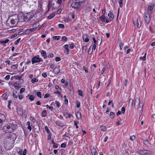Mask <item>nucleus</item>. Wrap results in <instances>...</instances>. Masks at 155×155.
Returning <instances> with one entry per match:
<instances>
[{"instance_id":"1","label":"nucleus","mask_w":155,"mask_h":155,"mask_svg":"<svg viewBox=\"0 0 155 155\" xmlns=\"http://www.w3.org/2000/svg\"><path fill=\"white\" fill-rule=\"evenodd\" d=\"M14 121H11L8 125H6L3 127V130L4 132L7 133L12 132L16 128V125L14 124Z\"/></svg>"},{"instance_id":"2","label":"nucleus","mask_w":155,"mask_h":155,"mask_svg":"<svg viewBox=\"0 0 155 155\" xmlns=\"http://www.w3.org/2000/svg\"><path fill=\"white\" fill-rule=\"evenodd\" d=\"M14 137H15V135L14 134H8L4 140V142H5V143H9L11 141H15L16 140V137L14 138Z\"/></svg>"},{"instance_id":"3","label":"nucleus","mask_w":155,"mask_h":155,"mask_svg":"<svg viewBox=\"0 0 155 155\" xmlns=\"http://www.w3.org/2000/svg\"><path fill=\"white\" fill-rule=\"evenodd\" d=\"M12 17L10 21V24H9V26L11 27H13L16 26L18 22V19L16 17L14 16Z\"/></svg>"},{"instance_id":"4","label":"nucleus","mask_w":155,"mask_h":155,"mask_svg":"<svg viewBox=\"0 0 155 155\" xmlns=\"http://www.w3.org/2000/svg\"><path fill=\"white\" fill-rule=\"evenodd\" d=\"M144 18V21L146 23L147 25L149 24L151 18V16L149 14L148 12H147L145 13Z\"/></svg>"},{"instance_id":"5","label":"nucleus","mask_w":155,"mask_h":155,"mask_svg":"<svg viewBox=\"0 0 155 155\" xmlns=\"http://www.w3.org/2000/svg\"><path fill=\"white\" fill-rule=\"evenodd\" d=\"M43 61V59L41 58H40L39 56H35L33 57L31 59L32 64H34L37 63H39Z\"/></svg>"},{"instance_id":"6","label":"nucleus","mask_w":155,"mask_h":155,"mask_svg":"<svg viewBox=\"0 0 155 155\" xmlns=\"http://www.w3.org/2000/svg\"><path fill=\"white\" fill-rule=\"evenodd\" d=\"M135 19H133V22L134 25H135L136 23V25L137 28H140L141 26V21L140 18H137L136 19H135Z\"/></svg>"},{"instance_id":"7","label":"nucleus","mask_w":155,"mask_h":155,"mask_svg":"<svg viewBox=\"0 0 155 155\" xmlns=\"http://www.w3.org/2000/svg\"><path fill=\"white\" fill-rule=\"evenodd\" d=\"M16 18L18 19V21L20 22H26L24 14H19L17 16H16Z\"/></svg>"},{"instance_id":"8","label":"nucleus","mask_w":155,"mask_h":155,"mask_svg":"<svg viewBox=\"0 0 155 155\" xmlns=\"http://www.w3.org/2000/svg\"><path fill=\"white\" fill-rule=\"evenodd\" d=\"M80 5L78 1L76 0L75 1L72 3L71 6L73 8L77 9L79 8L80 6Z\"/></svg>"},{"instance_id":"9","label":"nucleus","mask_w":155,"mask_h":155,"mask_svg":"<svg viewBox=\"0 0 155 155\" xmlns=\"http://www.w3.org/2000/svg\"><path fill=\"white\" fill-rule=\"evenodd\" d=\"M24 15L26 21H27L29 20L32 17V13L30 12L25 14Z\"/></svg>"},{"instance_id":"10","label":"nucleus","mask_w":155,"mask_h":155,"mask_svg":"<svg viewBox=\"0 0 155 155\" xmlns=\"http://www.w3.org/2000/svg\"><path fill=\"white\" fill-rule=\"evenodd\" d=\"M5 115L2 114H0V125L1 126L3 124V122H5Z\"/></svg>"},{"instance_id":"11","label":"nucleus","mask_w":155,"mask_h":155,"mask_svg":"<svg viewBox=\"0 0 155 155\" xmlns=\"http://www.w3.org/2000/svg\"><path fill=\"white\" fill-rule=\"evenodd\" d=\"M55 123L57 125L61 127H63L66 125V123L64 121H61L58 120L56 121Z\"/></svg>"},{"instance_id":"12","label":"nucleus","mask_w":155,"mask_h":155,"mask_svg":"<svg viewBox=\"0 0 155 155\" xmlns=\"http://www.w3.org/2000/svg\"><path fill=\"white\" fill-rule=\"evenodd\" d=\"M100 19L102 22H106V23L110 22V21H108L105 17V15H102L100 17Z\"/></svg>"},{"instance_id":"13","label":"nucleus","mask_w":155,"mask_h":155,"mask_svg":"<svg viewBox=\"0 0 155 155\" xmlns=\"http://www.w3.org/2000/svg\"><path fill=\"white\" fill-rule=\"evenodd\" d=\"M140 105V99L138 98H136L134 101V106L138 108Z\"/></svg>"},{"instance_id":"14","label":"nucleus","mask_w":155,"mask_h":155,"mask_svg":"<svg viewBox=\"0 0 155 155\" xmlns=\"http://www.w3.org/2000/svg\"><path fill=\"white\" fill-rule=\"evenodd\" d=\"M60 70L59 67H55L53 70V73L55 74H57L60 72Z\"/></svg>"},{"instance_id":"15","label":"nucleus","mask_w":155,"mask_h":155,"mask_svg":"<svg viewBox=\"0 0 155 155\" xmlns=\"http://www.w3.org/2000/svg\"><path fill=\"white\" fill-rule=\"evenodd\" d=\"M147 152V150H138L137 153L140 155H145L146 154V152Z\"/></svg>"},{"instance_id":"16","label":"nucleus","mask_w":155,"mask_h":155,"mask_svg":"<svg viewBox=\"0 0 155 155\" xmlns=\"http://www.w3.org/2000/svg\"><path fill=\"white\" fill-rule=\"evenodd\" d=\"M91 151L92 155H97V150L94 147L91 148Z\"/></svg>"},{"instance_id":"17","label":"nucleus","mask_w":155,"mask_h":155,"mask_svg":"<svg viewBox=\"0 0 155 155\" xmlns=\"http://www.w3.org/2000/svg\"><path fill=\"white\" fill-rule=\"evenodd\" d=\"M83 40L85 42H88L89 41V38L88 36L86 35H83Z\"/></svg>"},{"instance_id":"18","label":"nucleus","mask_w":155,"mask_h":155,"mask_svg":"<svg viewBox=\"0 0 155 155\" xmlns=\"http://www.w3.org/2000/svg\"><path fill=\"white\" fill-rule=\"evenodd\" d=\"M41 56L43 57L44 58L46 59L48 57L47 56L46 51L44 50H42L41 52Z\"/></svg>"},{"instance_id":"19","label":"nucleus","mask_w":155,"mask_h":155,"mask_svg":"<svg viewBox=\"0 0 155 155\" xmlns=\"http://www.w3.org/2000/svg\"><path fill=\"white\" fill-rule=\"evenodd\" d=\"M14 86L15 89L18 90L20 88V84L19 82H15L14 84Z\"/></svg>"},{"instance_id":"20","label":"nucleus","mask_w":155,"mask_h":155,"mask_svg":"<svg viewBox=\"0 0 155 155\" xmlns=\"http://www.w3.org/2000/svg\"><path fill=\"white\" fill-rule=\"evenodd\" d=\"M37 29V28H32L29 29L27 30L26 32L27 33H30L34 31H35Z\"/></svg>"},{"instance_id":"21","label":"nucleus","mask_w":155,"mask_h":155,"mask_svg":"<svg viewBox=\"0 0 155 155\" xmlns=\"http://www.w3.org/2000/svg\"><path fill=\"white\" fill-rule=\"evenodd\" d=\"M18 96V93L15 90L13 91V97L15 98H17Z\"/></svg>"},{"instance_id":"22","label":"nucleus","mask_w":155,"mask_h":155,"mask_svg":"<svg viewBox=\"0 0 155 155\" xmlns=\"http://www.w3.org/2000/svg\"><path fill=\"white\" fill-rule=\"evenodd\" d=\"M47 114L46 110H44L42 111L41 113V115L42 117H46Z\"/></svg>"},{"instance_id":"23","label":"nucleus","mask_w":155,"mask_h":155,"mask_svg":"<svg viewBox=\"0 0 155 155\" xmlns=\"http://www.w3.org/2000/svg\"><path fill=\"white\" fill-rule=\"evenodd\" d=\"M143 143L147 147H149L151 145L149 142L147 140H144L143 141Z\"/></svg>"},{"instance_id":"24","label":"nucleus","mask_w":155,"mask_h":155,"mask_svg":"<svg viewBox=\"0 0 155 155\" xmlns=\"http://www.w3.org/2000/svg\"><path fill=\"white\" fill-rule=\"evenodd\" d=\"M154 7V5L153 4H151L149 5L148 7V10H149L150 11H152L153 7Z\"/></svg>"},{"instance_id":"25","label":"nucleus","mask_w":155,"mask_h":155,"mask_svg":"<svg viewBox=\"0 0 155 155\" xmlns=\"http://www.w3.org/2000/svg\"><path fill=\"white\" fill-rule=\"evenodd\" d=\"M76 116L77 118L80 119L81 118V113L79 112H77L76 113Z\"/></svg>"},{"instance_id":"26","label":"nucleus","mask_w":155,"mask_h":155,"mask_svg":"<svg viewBox=\"0 0 155 155\" xmlns=\"http://www.w3.org/2000/svg\"><path fill=\"white\" fill-rule=\"evenodd\" d=\"M110 16L109 17L110 19L108 20L110 21V22H111V21L113 20L114 18V15L112 13H110Z\"/></svg>"},{"instance_id":"27","label":"nucleus","mask_w":155,"mask_h":155,"mask_svg":"<svg viewBox=\"0 0 155 155\" xmlns=\"http://www.w3.org/2000/svg\"><path fill=\"white\" fill-rule=\"evenodd\" d=\"M55 15L54 13H52L50 14L48 17V19H51L53 18Z\"/></svg>"},{"instance_id":"28","label":"nucleus","mask_w":155,"mask_h":155,"mask_svg":"<svg viewBox=\"0 0 155 155\" xmlns=\"http://www.w3.org/2000/svg\"><path fill=\"white\" fill-rule=\"evenodd\" d=\"M60 37V36H55L53 37V38L54 40H58Z\"/></svg>"},{"instance_id":"29","label":"nucleus","mask_w":155,"mask_h":155,"mask_svg":"<svg viewBox=\"0 0 155 155\" xmlns=\"http://www.w3.org/2000/svg\"><path fill=\"white\" fill-rule=\"evenodd\" d=\"M55 103L56 104V107L57 108H59L61 106V104L58 101H55Z\"/></svg>"},{"instance_id":"30","label":"nucleus","mask_w":155,"mask_h":155,"mask_svg":"<svg viewBox=\"0 0 155 155\" xmlns=\"http://www.w3.org/2000/svg\"><path fill=\"white\" fill-rule=\"evenodd\" d=\"M9 40L8 39H6L5 40L1 41L0 42V43L1 44H6L9 42Z\"/></svg>"},{"instance_id":"31","label":"nucleus","mask_w":155,"mask_h":155,"mask_svg":"<svg viewBox=\"0 0 155 155\" xmlns=\"http://www.w3.org/2000/svg\"><path fill=\"white\" fill-rule=\"evenodd\" d=\"M134 102L133 99H130L129 101L128 104L130 106H132Z\"/></svg>"},{"instance_id":"32","label":"nucleus","mask_w":155,"mask_h":155,"mask_svg":"<svg viewBox=\"0 0 155 155\" xmlns=\"http://www.w3.org/2000/svg\"><path fill=\"white\" fill-rule=\"evenodd\" d=\"M61 89L60 88L58 90H57L56 91H54V94H57V95L58 94H60V93H61Z\"/></svg>"},{"instance_id":"33","label":"nucleus","mask_w":155,"mask_h":155,"mask_svg":"<svg viewBox=\"0 0 155 155\" xmlns=\"http://www.w3.org/2000/svg\"><path fill=\"white\" fill-rule=\"evenodd\" d=\"M100 128L101 130L104 132L107 129V127L105 126H101Z\"/></svg>"},{"instance_id":"34","label":"nucleus","mask_w":155,"mask_h":155,"mask_svg":"<svg viewBox=\"0 0 155 155\" xmlns=\"http://www.w3.org/2000/svg\"><path fill=\"white\" fill-rule=\"evenodd\" d=\"M37 96L41 98L42 97V94L41 92L39 91H38L36 93Z\"/></svg>"},{"instance_id":"35","label":"nucleus","mask_w":155,"mask_h":155,"mask_svg":"<svg viewBox=\"0 0 155 155\" xmlns=\"http://www.w3.org/2000/svg\"><path fill=\"white\" fill-rule=\"evenodd\" d=\"M118 2L120 6V8H122L123 6V0H118Z\"/></svg>"},{"instance_id":"36","label":"nucleus","mask_w":155,"mask_h":155,"mask_svg":"<svg viewBox=\"0 0 155 155\" xmlns=\"http://www.w3.org/2000/svg\"><path fill=\"white\" fill-rule=\"evenodd\" d=\"M146 53H145L143 57H141L140 58V59L141 60H143V61H145L146 60Z\"/></svg>"},{"instance_id":"37","label":"nucleus","mask_w":155,"mask_h":155,"mask_svg":"<svg viewBox=\"0 0 155 155\" xmlns=\"http://www.w3.org/2000/svg\"><path fill=\"white\" fill-rule=\"evenodd\" d=\"M63 42H65L68 41V38L65 36H63L61 38Z\"/></svg>"},{"instance_id":"38","label":"nucleus","mask_w":155,"mask_h":155,"mask_svg":"<svg viewBox=\"0 0 155 155\" xmlns=\"http://www.w3.org/2000/svg\"><path fill=\"white\" fill-rule=\"evenodd\" d=\"M90 47V49H92V51H93V49L95 50L96 48V45L94 44L93 46H91Z\"/></svg>"},{"instance_id":"39","label":"nucleus","mask_w":155,"mask_h":155,"mask_svg":"<svg viewBox=\"0 0 155 155\" xmlns=\"http://www.w3.org/2000/svg\"><path fill=\"white\" fill-rule=\"evenodd\" d=\"M38 81V80L36 78H33L31 80V82L32 83H34L35 82H37Z\"/></svg>"},{"instance_id":"40","label":"nucleus","mask_w":155,"mask_h":155,"mask_svg":"<svg viewBox=\"0 0 155 155\" xmlns=\"http://www.w3.org/2000/svg\"><path fill=\"white\" fill-rule=\"evenodd\" d=\"M78 94L81 96H83V92L81 90H78Z\"/></svg>"},{"instance_id":"41","label":"nucleus","mask_w":155,"mask_h":155,"mask_svg":"<svg viewBox=\"0 0 155 155\" xmlns=\"http://www.w3.org/2000/svg\"><path fill=\"white\" fill-rule=\"evenodd\" d=\"M31 120L33 123H35L36 121L35 119L32 117H31L30 118Z\"/></svg>"},{"instance_id":"42","label":"nucleus","mask_w":155,"mask_h":155,"mask_svg":"<svg viewBox=\"0 0 155 155\" xmlns=\"http://www.w3.org/2000/svg\"><path fill=\"white\" fill-rule=\"evenodd\" d=\"M115 114L114 113L111 112L110 113V117L111 118H113L114 117Z\"/></svg>"},{"instance_id":"43","label":"nucleus","mask_w":155,"mask_h":155,"mask_svg":"<svg viewBox=\"0 0 155 155\" xmlns=\"http://www.w3.org/2000/svg\"><path fill=\"white\" fill-rule=\"evenodd\" d=\"M27 153V150L25 149L22 153L19 155H26Z\"/></svg>"},{"instance_id":"44","label":"nucleus","mask_w":155,"mask_h":155,"mask_svg":"<svg viewBox=\"0 0 155 155\" xmlns=\"http://www.w3.org/2000/svg\"><path fill=\"white\" fill-rule=\"evenodd\" d=\"M21 39V38H19L17 40L15 41L14 42L15 44V45H17L20 41Z\"/></svg>"},{"instance_id":"45","label":"nucleus","mask_w":155,"mask_h":155,"mask_svg":"<svg viewBox=\"0 0 155 155\" xmlns=\"http://www.w3.org/2000/svg\"><path fill=\"white\" fill-rule=\"evenodd\" d=\"M47 108H48L51 110H52L53 109V107L52 106H49L48 105H46Z\"/></svg>"},{"instance_id":"46","label":"nucleus","mask_w":155,"mask_h":155,"mask_svg":"<svg viewBox=\"0 0 155 155\" xmlns=\"http://www.w3.org/2000/svg\"><path fill=\"white\" fill-rule=\"evenodd\" d=\"M30 100L31 101H33L34 99V96L33 95H31L29 97Z\"/></svg>"},{"instance_id":"47","label":"nucleus","mask_w":155,"mask_h":155,"mask_svg":"<svg viewBox=\"0 0 155 155\" xmlns=\"http://www.w3.org/2000/svg\"><path fill=\"white\" fill-rule=\"evenodd\" d=\"M58 26L61 28H63L64 27V25L62 24H59Z\"/></svg>"},{"instance_id":"48","label":"nucleus","mask_w":155,"mask_h":155,"mask_svg":"<svg viewBox=\"0 0 155 155\" xmlns=\"http://www.w3.org/2000/svg\"><path fill=\"white\" fill-rule=\"evenodd\" d=\"M83 69L84 71L86 73H87L88 72V70L87 68L85 66H84L83 67Z\"/></svg>"},{"instance_id":"49","label":"nucleus","mask_w":155,"mask_h":155,"mask_svg":"<svg viewBox=\"0 0 155 155\" xmlns=\"http://www.w3.org/2000/svg\"><path fill=\"white\" fill-rule=\"evenodd\" d=\"M74 45L73 43H71L70 45L69 48L71 49H73L74 48Z\"/></svg>"},{"instance_id":"50","label":"nucleus","mask_w":155,"mask_h":155,"mask_svg":"<svg viewBox=\"0 0 155 155\" xmlns=\"http://www.w3.org/2000/svg\"><path fill=\"white\" fill-rule=\"evenodd\" d=\"M25 90V89L24 88H21L20 90V93L21 94H22L23 92H24Z\"/></svg>"},{"instance_id":"51","label":"nucleus","mask_w":155,"mask_h":155,"mask_svg":"<svg viewBox=\"0 0 155 155\" xmlns=\"http://www.w3.org/2000/svg\"><path fill=\"white\" fill-rule=\"evenodd\" d=\"M77 1H78L80 5L81 3H84L85 1L84 0H77Z\"/></svg>"},{"instance_id":"52","label":"nucleus","mask_w":155,"mask_h":155,"mask_svg":"<svg viewBox=\"0 0 155 155\" xmlns=\"http://www.w3.org/2000/svg\"><path fill=\"white\" fill-rule=\"evenodd\" d=\"M87 49V47L86 46H83L82 48V51H83L84 50L86 52Z\"/></svg>"},{"instance_id":"53","label":"nucleus","mask_w":155,"mask_h":155,"mask_svg":"<svg viewBox=\"0 0 155 155\" xmlns=\"http://www.w3.org/2000/svg\"><path fill=\"white\" fill-rule=\"evenodd\" d=\"M61 60V58L59 57H56L55 58V60L56 62L60 61Z\"/></svg>"},{"instance_id":"54","label":"nucleus","mask_w":155,"mask_h":155,"mask_svg":"<svg viewBox=\"0 0 155 155\" xmlns=\"http://www.w3.org/2000/svg\"><path fill=\"white\" fill-rule=\"evenodd\" d=\"M66 147V144L65 143H63L61 145V147L62 148H65Z\"/></svg>"},{"instance_id":"55","label":"nucleus","mask_w":155,"mask_h":155,"mask_svg":"<svg viewBox=\"0 0 155 155\" xmlns=\"http://www.w3.org/2000/svg\"><path fill=\"white\" fill-rule=\"evenodd\" d=\"M125 109L124 107H123L121 108V112L123 114H124L125 112Z\"/></svg>"},{"instance_id":"56","label":"nucleus","mask_w":155,"mask_h":155,"mask_svg":"<svg viewBox=\"0 0 155 155\" xmlns=\"http://www.w3.org/2000/svg\"><path fill=\"white\" fill-rule=\"evenodd\" d=\"M106 12V10L105 9H103L102 11V15H104Z\"/></svg>"},{"instance_id":"57","label":"nucleus","mask_w":155,"mask_h":155,"mask_svg":"<svg viewBox=\"0 0 155 155\" xmlns=\"http://www.w3.org/2000/svg\"><path fill=\"white\" fill-rule=\"evenodd\" d=\"M42 76L44 78H46L47 76V74L46 73H43L42 74Z\"/></svg>"},{"instance_id":"58","label":"nucleus","mask_w":155,"mask_h":155,"mask_svg":"<svg viewBox=\"0 0 155 155\" xmlns=\"http://www.w3.org/2000/svg\"><path fill=\"white\" fill-rule=\"evenodd\" d=\"M101 38H99L97 40V43L100 42V45L101 43Z\"/></svg>"},{"instance_id":"59","label":"nucleus","mask_w":155,"mask_h":155,"mask_svg":"<svg viewBox=\"0 0 155 155\" xmlns=\"http://www.w3.org/2000/svg\"><path fill=\"white\" fill-rule=\"evenodd\" d=\"M54 57V54L52 53H50L48 55V57L49 58H53Z\"/></svg>"},{"instance_id":"60","label":"nucleus","mask_w":155,"mask_h":155,"mask_svg":"<svg viewBox=\"0 0 155 155\" xmlns=\"http://www.w3.org/2000/svg\"><path fill=\"white\" fill-rule=\"evenodd\" d=\"M45 129L46 131L48 133H49L50 132V131H49V130L48 128V127L47 126H45Z\"/></svg>"},{"instance_id":"61","label":"nucleus","mask_w":155,"mask_h":155,"mask_svg":"<svg viewBox=\"0 0 155 155\" xmlns=\"http://www.w3.org/2000/svg\"><path fill=\"white\" fill-rule=\"evenodd\" d=\"M122 147L123 148H125L127 147L126 144L125 143H123L122 145Z\"/></svg>"},{"instance_id":"62","label":"nucleus","mask_w":155,"mask_h":155,"mask_svg":"<svg viewBox=\"0 0 155 155\" xmlns=\"http://www.w3.org/2000/svg\"><path fill=\"white\" fill-rule=\"evenodd\" d=\"M10 75H7L5 76V78L6 80H9L10 78Z\"/></svg>"},{"instance_id":"63","label":"nucleus","mask_w":155,"mask_h":155,"mask_svg":"<svg viewBox=\"0 0 155 155\" xmlns=\"http://www.w3.org/2000/svg\"><path fill=\"white\" fill-rule=\"evenodd\" d=\"M53 148H56L58 147V145L57 143H54V144H53Z\"/></svg>"},{"instance_id":"64","label":"nucleus","mask_w":155,"mask_h":155,"mask_svg":"<svg viewBox=\"0 0 155 155\" xmlns=\"http://www.w3.org/2000/svg\"><path fill=\"white\" fill-rule=\"evenodd\" d=\"M62 2V0H58L56 2V3L59 5H61Z\"/></svg>"}]
</instances>
